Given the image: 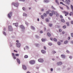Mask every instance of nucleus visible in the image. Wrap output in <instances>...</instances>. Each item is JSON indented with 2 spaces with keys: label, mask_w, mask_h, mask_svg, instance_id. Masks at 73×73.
Instances as JSON below:
<instances>
[{
  "label": "nucleus",
  "mask_w": 73,
  "mask_h": 73,
  "mask_svg": "<svg viewBox=\"0 0 73 73\" xmlns=\"http://www.w3.org/2000/svg\"><path fill=\"white\" fill-rule=\"evenodd\" d=\"M62 12L63 13H64V14H66L65 15V16H67V15H69V12L67 11H62Z\"/></svg>",
  "instance_id": "1"
},
{
  "label": "nucleus",
  "mask_w": 73,
  "mask_h": 73,
  "mask_svg": "<svg viewBox=\"0 0 73 73\" xmlns=\"http://www.w3.org/2000/svg\"><path fill=\"white\" fill-rule=\"evenodd\" d=\"M12 12H10L9 14H8V17L10 19H11V16H12Z\"/></svg>",
  "instance_id": "2"
},
{
  "label": "nucleus",
  "mask_w": 73,
  "mask_h": 73,
  "mask_svg": "<svg viewBox=\"0 0 73 73\" xmlns=\"http://www.w3.org/2000/svg\"><path fill=\"white\" fill-rule=\"evenodd\" d=\"M8 30L9 31H12V27L11 26H9Z\"/></svg>",
  "instance_id": "3"
},
{
  "label": "nucleus",
  "mask_w": 73,
  "mask_h": 73,
  "mask_svg": "<svg viewBox=\"0 0 73 73\" xmlns=\"http://www.w3.org/2000/svg\"><path fill=\"white\" fill-rule=\"evenodd\" d=\"M38 61L40 62H43L44 60L40 58L38 59Z\"/></svg>",
  "instance_id": "4"
},
{
  "label": "nucleus",
  "mask_w": 73,
  "mask_h": 73,
  "mask_svg": "<svg viewBox=\"0 0 73 73\" xmlns=\"http://www.w3.org/2000/svg\"><path fill=\"white\" fill-rule=\"evenodd\" d=\"M13 5L14 6H15L16 7H18V6H19V3H15L13 4Z\"/></svg>",
  "instance_id": "5"
},
{
  "label": "nucleus",
  "mask_w": 73,
  "mask_h": 73,
  "mask_svg": "<svg viewBox=\"0 0 73 73\" xmlns=\"http://www.w3.org/2000/svg\"><path fill=\"white\" fill-rule=\"evenodd\" d=\"M16 45L17 47H18V48H20V45H21V44H20V43H16Z\"/></svg>",
  "instance_id": "6"
},
{
  "label": "nucleus",
  "mask_w": 73,
  "mask_h": 73,
  "mask_svg": "<svg viewBox=\"0 0 73 73\" xmlns=\"http://www.w3.org/2000/svg\"><path fill=\"white\" fill-rule=\"evenodd\" d=\"M29 62L31 64H34L35 63V61L34 60H31Z\"/></svg>",
  "instance_id": "7"
},
{
  "label": "nucleus",
  "mask_w": 73,
  "mask_h": 73,
  "mask_svg": "<svg viewBox=\"0 0 73 73\" xmlns=\"http://www.w3.org/2000/svg\"><path fill=\"white\" fill-rule=\"evenodd\" d=\"M20 27L21 28V29H22V30L25 29V27H24V26H23V25H22L20 26Z\"/></svg>",
  "instance_id": "8"
},
{
  "label": "nucleus",
  "mask_w": 73,
  "mask_h": 73,
  "mask_svg": "<svg viewBox=\"0 0 73 73\" xmlns=\"http://www.w3.org/2000/svg\"><path fill=\"white\" fill-rule=\"evenodd\" d=\"M65 2L67 4H69L70 1L69 0H66Z\"/></svg>",
  "instance_id": "9"
},
{
  "label": "nucleus",
  "mask_w": 73,
  "mask_h": 73,
  "mask_svg": "<svg viewBox=\"0 0 73 73\" xmlns=\"http://www.w3.org/2000/svg\"><path fill=\"white\" fill-rule=\"evenodd\" d=\"M23 68L24 70H26V69H27V67H26V66L25 65H23Z\"/></svg>",
  "instance_id": "10"
},
{
  "label": "nucleus",
  "mask_w": 73,
  "mask_h": 73,
  "mask_svg": "<svg viewBox=\"0 0 73 73\" xmlns=\"http://www.w3.org/2000/svg\"><path fill=\"white\" fill-rule=\"evenodd\" d=\"M62 62H59L57 63V64L58 65H62Z\"/></svg>",
  "instance_id": "11"
},
{
  "label": "nucleus",
  "mask_w": 73,
  "mask_h": 73,
  "mask_svg": "<svg viewBox=\"0 0 73 73\" xmlns=\"http://www.w3.org/2000/svg\"><path fill=\"white\" fill-rule=\"evenodd\" d=\"M17 61L18 63L19 64H20V60L19 59H17Z\"/></svg>",
  "instance_id": "12"
},
{
  "label": "nucleus",
  "mask_w": 73,
  "mask_h": 73,
  "mask_svg": "<svg viewBox=\"0 0 73 73\" xmlns=\"http://www.w3.org/2000/svg\"><path fill=\"white\" fill-rule=\"evenodd\" d=\"M41 52H42V53H43V54H44V53H45L46 52H45V51L44 50H41Z\"/></svg>",
  "instance_id": "13"
},
{
  "label": "nucleus",
  "mask_w": 73,
  "mask_h": 73,
  "mask_svg": "<svg viewBox=\"0 0 73 73\" xmlns=\"http://www.w3.org/2000/svg\"><path fill=\"white\" fill-rule=\"evenodd\" d=\"M50 12V10H48V11L46 12V13L48 14H49Z\"/></svg>",
  "instance_id": "14"
},
{
  "label": "nucleus",
  "mask_w": 73,
  "mask_h": 73,
  "mask_svg": "<svg viewBox=\"0 0 73 73\" xmlns=\"http://www.w3.org/2000/svg\"><path fill=\"white\" fill-rule=\"evenodd\" d=\"M13 24L14 25H15V26H16V27H18V23H13Z\"/></svg>",
  "instance_id": "15"
},
{
  "label": "nucleus",
  "mask_w": 73,
  "mask_h": 73,
  "mask_svg": "<svg viewBox=\"0 0 73 73\" xmlns=\"http://www.w3.org/2000/svg\"><path fill=\"white\" fill-rule=\"evenodd\" d=\"M55 15H56V16L58 17V13H57V11L55 12Z\"/></svg>",
  "instance_id": "16"
},
{
  "label": "nucleus",
  "mask_w": 73,
  "mask_h": 73,
  "mask_svg": "<svg viewBox=\"0 0 73 73\" xmlns=\"http://www.w3.org/2000/svg\"><path fill=\"white\" fill-rule=\"evenodd\" d=\"M44 3H48V2H49V1L48 0H44Z\"/></svg>",
  "instance_id": "17"
},
{
  "label": "nucleus",
  "mask_w": 73,
  "mask_h": 73,
  "mask_svg": "<svg viewBox=\"0 0 73 73\" xmlns=\"http://www.w3.org/2000/svg\"><path fill=\"white\" fill-rule=\"evenodd\" d=\"M61 56L62 57V58H65V56L64 55H61Z\"/></svg>",
  "instance_id": "18"
},
{
  "label": "nucleus",
  "mask_w": 73,
  "mask_h": 73,
  "mask_svg": "<svg viewBox=\"0 0 73 73\" xmlns=\"http://www.w3.org/2000/svg\"><path fill=\"white\" fill-rule=\"evenodd\" d=\"M23 16H27V15L25 13H23Z\"/></svg>",
  "instance_id": "19"
},
{
  "label": "nucleus",
  "mask_w": 73,
  "mask_h": 73,
  "mask_svg": "<svg viewBox=\"0 0 73 73\" xmlns=\"http://www.w3.org/2000/svg\"><path fill=\"white\" fill-rule=\"evenodd\" d=\"M47 35L48 37H50L51 35H50V34L49 33H47Z\"/></svg>",
  "instance_id": "20"
},
{
  "label": "nucleus",
  "mask_w": 73,
  "mask_h": 73,
  "mask_svg": "<svg viewBox=\"0 0 73 73\" xmlns=\"http://www.w3.org/2000/svg\"><path fill=\"white\" fill-rule=\"evenodd\" d=\"M51 12L53 15H54L55 14V12H54V11H51Z\"/></svg>",
  "instance_id": "21"
},
{
  "label": "nucleus",
  "mask_w": 73,
  "mask_h": 73,
  "mask_svg": "<svg viewBox=\"0 0 73 73\" xmlns=\"http://www.w3.org/2000/svg\"><path fill=\"white\" fill-rule=\"evenodd\" d=\"M41 40L42 42H44L45 41V39H44L42 38L41 39Z\"/></svg>",
  "instance_id": "22"
},
{
  "label": "nucleus",
  "mask_w": 73,
  "mask_h": 73,
  "mask_svg": "<svg viewBox=\"0 0 73 73\" xmlns=\"http://www.w3.org/2000/svg\"><path fill=\"white\" fill-rule=\"evenodd\" d=\"M48 45H50V46H51V45H52V43L50 42H49L48 43Z\"/></svg>",
  "instance_id": "23"
},
{
  "label": "nucleus",
  "mask_w": 73,
  "mask_h": 73,
  "mask_svg": "<svg viewBox=\"0 0 73 73\" xmlns=\"http://www.w3.org/2000/svg\"><path fill=\"white\" fill-rule=\"evenodd\" d=\"M28 57V56L27 55H25L24 56V58H27Z\"/></svg>",
  "instance_id": "24"
},
{
  "label": "nucleus",
  "mask_w": 73,
  "mask_h": 73,
  "mask_svg": "<svg viewBox=\"0 0 73 73\" xmlns=\"http://www.w3.org/2000/svg\"><path fill=\"white\" fill-rule=\"evenodd\" d=\"M31 28L32 29H33V30H35V28L34 27H33V26H31Z\"/></svg>",
  "instance_id": "25"
},
{
  "label": "nucleus",
  "mask_w": 73,
  "mask_h": 73,
  "mask_svg": "<svg viewBox=\"0 0 73 73\" xmlns=\"http://www.w3.org/2000/svg\"><path fill=\"white\" fill-rule=\"evenodd\" d=\"M58 45H61V43L60 42H58Z\"/></svg>",
  "instance_id": "26"
},
{
  "label": "nucleus",
  "mask_w": 73,
  "mask_h": 73,
  "mask_svg": "<svg viewBox=\"0 0 73 73\" xmlns=\"http://www.w3.org/2000/svg\"><path fill=\"white\" fill-rule=\"evenodd\" d=\"M71 9H72V11L73 12V6L72 5H71Z\"/></svg>",
  "instance_id": "27"
},
{
  "label": "nucleus",
  "mask_w": 73,
  "mask_h": 73,
  "mask_svg": "<svg viewBox=\"0 0 73 73\" xmlns=\"http://www.w3.org/2000/svg\"><path fill=\"white\" fill-rule=\"evenodd\" d=\"M62 22L63 23H64L65 22V20L64 19H62L61 20Z\"/></svg>",
  "instance_id": "28"
},
{
  "label": "nucleus",
  "mask_w": 73,
  "mask_h": 73,
  "mask_svg": "<svg viewBox=\"0 0 73 73\" xmlns=\"http://www.w3.org/2000/svg\"><path fill=\"white\" fill-rule=\"evenodd\" d=\"M66 25H64L63 26V28L64 29H65V28H66Z\"/></svg>",
  "instance_id": "29"
},
{
  "label": "nucleus",
  "mask_w": 73,
  "mask_h": 73,
  "mask_svg": "<svg viewBox=\"0 0 73 73\" xmlns=\"http://www.w3.org/2000/svg\"><path fill=\"white\" fill-rule=\"evenodd\" d=\"M55 1L57 3V4H58V0H55Z\"/></svg>",
  "instance_id": "30"
},
{
  "label": "nucleus",
  "mask_w": 73,
  "mask_h": 73,
  "mask_svg": "<svg viewBox=\"0 0 73 73\" xmlns=\"http://www.w3.org/2000/svg\"><path fill=\"white\" fill-rule=\"evenodd\" d=\"M53 40L54 41H57V39L56 38H54Z\"/></svg>",
  "instance_id": "31"
},
{
  "label": "nucleus",
  "mask_w": 73,
  "mask_h": 73,
  "mask_svg": "<svg viewBox=\"0 0 73 73\" xmlns=\"http://www.w3.org/2000/svg\"><path fill=\"white\" fill-rule=\"evenodd\" d=\"M49 15L50 16H53V14H52V13H50L49 14Z\"/></svg>",
  "instance_id": "32"
},
{
  "label": "nucleus",
  "mask_w": 73,
  "mask_h": 73,
  "mask_svg": "<svg viewBox=\"0 0 73 73\" xmlns=\"http://www.w3.org/2000/svg\"><path fill=\"white\" fill-rule=\"evenodd\" d=\"M41 17L42 19H44V17L43 16V15H41Z\"/></svg>",
  "instance_id": "33"
},
{
  "label": "nucleus",
  "mask_w": 73,
  "mask_h": 73,
  "mask_svg": "<svg viewBox=\"0 0 73 73\" xmlns=\"http://www.w3.org/2000/svg\"><path fill=\"white\" fill-rule=\"evenodd\" d=\"M3 33L4 35H5V36H6V33H5V32L3 31Z\"/></svg>",
  "instance_id": "34"
},
{
  "label": "nucleus",
  "mask_w": 73,
  "mask_h": 73,
  "mask_svg": "<svg viewBox=\"0 0 73 73\" xmlns=\"http://www.w3.org/2000/svg\"><path fill=\"white\" fill-rule=\"evenodd\" d=\"M68 43V41H65L64 42V44H67Z\"/></svg>",
  "instance_id": "35"
},
{
  "label": "nucleus",
  "mask_w": 73,
  "mask_h": 73,
  "mask_svg": "<svg viewBox=\"0 0 73 73\" xmlns=\"http://www.w3.org/2000/svg\"><path fill=\"white\" fill-rule=\"evenodd\" d=\"M43 15L44 16H47V15H46V14L45 13H44Z\"/></svg>",
  "instance_id": "36"
},
{
  "label": "nucleus",
  "mask_w": 73,
  "mask_h": 73,
  "mask_svg": "<svg viewBox=\"0 0 73 73\" xmlns=\"http://www.w3.org/2000/svg\"><path fill=\"white\" fill-rule=\"evenodd\" d=\"M12 55L13 57H15V54H14L13 53H12Z\"/></svg>",
  "instance_id": "37"
},
{
  "label": "nucleus",
  "mask_w": 73,
  "mask_h": 73,
  "mask_svg": "<svg viewBox=\"0 0 73 73\" xmlns=\"http://www.w3.org/2000/svg\"><path fill=\"white\" fill-rule=\"evenodd\" d=\"M49 27H52V24H49Z\"/></svg>",
  "instance_id": "38"
},
{
  "label": "nucleus",
  "mask_w": 73,
  "mask_h": 73,
  "mask_svg": "<svg viewBox=\"0 0 73 73\" xmlns=\"http://www.w3.org/2000/svg\"><path fill=\"white\" fill-rule=\"evenodd\" d=\"M71 36L72 37H73V33H71Z\"/></svg>",
  "instance_id": "39"
},
{
  "label": "nucleus",
  "mask_w": 73,
  "mask_h": 73,
  "mask_svg": "<svg viewBox=\"0 0 73 73\" xmlns=\"http://www.w3.org/2000/svg\"><path fill=\"white\" fill-rule=\"evenodd\" d=\"M15 56H19V54H15Z\"/></svg>",
  "instance_id": "40"
},
{
  "label": "nucleus",
  "mask_w": 73,
  "mask_h": 73,
  "mask_svg": "<svg viewBox=\"0 0 73 73\" xmlns=\"http://www.w3.org/2000/svg\"><path fill=\"white\" fill-rule=\"evenodd\" d=\"M51 8L52 9H55V8L53 7V6H52Z\"/></svg>",
  "instance_id": "41"
},
{
  "label": "nucleus",
  "mask_w": 73,
  "mask_h": 73,
  "mask_svg": "<svg viewBox=\"0 0 73 73\" xmlns=\"http://www.w3.org/2000/svg\"><path fill=\"white\" fill-rule=\"evenodd\" d=\"M22 9L23 11H25V8L24 7H23Z\"/></svg>",
  "instance_id": "42"
},
{
  "label": "nucleus",
  "mask_w": 73,
  "mask_h": 73,
  "mask_svg": "<svg viewBox=\"0 0 73 73\" xmlns=\"http://www.w3.org/2000/svg\"><path fill=\"white\" fill-rule=\"evenodd\" d=\"M66 24H67V26H69V23L68 22H67L66 23Z\"/></svg>",
  "instance_id": "43"
},
{
  "label": "nucleus",
  "mask_w": 73,
  "mask_h": 73,
  "mask_svg": "<svg viewBox=\"0 0 73 73\" xmlns=\"http://www.w3.org/2000/svg\"><path fill=\"white\" fill-rule=\"evenodd\" d=\"M52 53H53V54H54V53H56V51H53L52 52Z\"/></svg>",
  "instance_id": "44"
},
{
  "label": "nucleus",
  "mask_w": 73,
  "mask_h": 73,
  "mask_svg": "<svg viewBox=\"0 0 73 73\" xmlns=\"http://www.w3.org/2000/svg\"><path fill=\"white\" fill-rule=\"evenodd\" d=\"M46 22H48V21H49V20L48 19H46Z\"/></svg>",
  "instance_id": "45"
},
{
  "label": "nucleus",
  "mask_w": 73,
  "mask_h": 73,
  "mask_svg": "<svg viewBox=\"0 0 73 73\" xmlns=\"http://www.w3.org/2000/svg\"><path fill=\"white\" fill-rule=\"evenodd\" d=\"M60 17L61 19H62V18H63V17H62V15H60Z\"/></svg>",
  "instance_id": "46"
},
{
  "label": "nucleus",
  "mask_w": 73,
  "mask_h": 73,
  "mask_svg": "<svg viewBox=\"0 0 73 73\" xmlns=\"http://www.w3.org/2000/svg\"><path fill=\"white\" fill-rule=\"evenodd\" d=\"M66 52L67 53H69V51L68 50H67L66 51Z\"/></svg>",
  "instance_id": "47"
},
{
  "label": "nucleus",
  "mask_w": 73,
  "mask_h": 73,
  "mask_svg": "<svg viewBox=\"0 0 73 73\" xmlns=\"http://www.w3.org/2000/svg\"><path fill=\"white\" fill-rule=\"evenodd\" d=\"M59 32H62V30L61 29H59Z\"/></svg>",
  "instance_id": "48"
},
{
  "label": "nucleus",
  "mask_w": 73,
  "mask_h": 73,
  "mask_svg": "<svg viewBox=\"0 0 73 73\" xmlns=\"http://www.w3.org/2000/svg\"><path fill=\"white\" fill-rule=\"evenodd\" d=\"M66 6L67 7V9H69V7H68V6Z\"/></svg>",
  "instance_id": "49"
},
{
  "label": "nucleus",
  "mask_w": 73,
  "mask_h": 73,
  "mask_svg": "<svg viewBox=\"0 0 73 73\" xmlns=\"http://www.w3.org/2000/svg\"><path fill=\"white\" fill-rule=\"evenodd\" d=\"M25 23L26 25H28V23H27V22H25Z\"/></svg>",
  "instance_id": "50"
},
{
  "label": "nucleus",
  "mask_w": 73,
  "mask_h": 73,
  "mask_svg": "<svg viewBox=\"0 0 73 73\" xmlns=\"http://www.w3.org/2000/svg\"><path fill=\"white\" fill-rule=\"evenodd\" d=\"M19 1H24L25 0H19Z\"/></svg>",
  "instance_id": "51"
},
{
  "label": "nucleus",
  "mask_w": 73,
  "mask_h": 73,
  "mask_svg": "<svg viewBox=\"0 0 73 73\" xmlns=\"http://www.w3.org/2000/svg\"><path fill=\"white\" fill-rule=\"evenodd\" d=\"M60 4H62V5H64V4H63V3L62 2H60Z\"/></svg>",
  "instance_id": "52"
},
{
  "label": "nucleus",
  "mask_w": 73,
  "mask_h": 73,
  "mask_svg": "<svg viewBox=\"0 0 73 73\" xmlns=\"http://www.w3.org/2000/svg\"><path fill=\"white\" fill-rule=\"evenodd\" d=\"M50 40L52 41H53V38H50Z\"/></svg>",
  "instance_id": "53"
},
{
  "label": "nucleus",
  "mask_w": 73,
  "mask_h": 73,
  "mask_svg": "<svg viewBox=\"0 0 73 73\" xmlns=\"http://www.w3.org/2000/svg\"><path fill=\"white\" fill-rule=\"evenodd\" d=\"M13 57L14 58V59H16V56H13Z\"/></svg>",
  "instance_id": "54"
},
{
  "label": "nucleus",
  "mask_w": 73,
  "mask_h": 73,
  "mask_svg": "<svg viewBox=\"0 0 73 73\" xmlns=\"http://www.w3.org/2000/svg\"><path fill=\"white\" fill-rule=\"evenodd\" d=\"M40 33H43V32L42 31H41L40 32Z\"/></svg>",
  "instance_id": "55"
},
{
  "label": "nucleus",
  "mask_w": 73,
  "mask_h": 73,
  "mask_svg": "<svg viewBox=\"0 0 73 73\" xmlns=\"http://www.w3.org/2000/svg\"><path fill=\"white\" fill-rule=\"evenodd\" d=\"M71 24H73V21H72L71 22Z\"/></svg>",
  "instance_id": "56"
},
{
  "label": "nucleus",
  "mask_w": 73,
  "mask_h": 73,
  "mask_svg": "<svg viewBox=\"0 0 73 73\" xmlns=\"http://www.w3.org/2000/svg\"><path fill=\"white\" fill-rule=\"evenodd\" d=\"M41 11H44V9H41Z\"/></svg>",
  "instance_id": "57"
},
{
  "label": "nucleus",
  "mask_w": 73,
  "mask_h": 73,
  "mask_svg": "<svg viewBox=\"0 0 73 73\" xmlns=\"http://www.w3.org/2000/svg\"><path fill=\"white\" fill-rule=\"evenodd\" d=\"M69 58H70V59H72V57H71V56H70L69 57Z\"/></svg>",
  "instance_id": "58"
},
{
  "label": "nucleus",
  "mask_w": 73,
  "mask_h": 73,
  "mask_svg": "<svg viewBox=\"0 0 73 73\" xmlns=\"http://www.w3.org/2000/svg\"><path fill=\"white\" fill-rule=\"evenodd\" d=\"M44 49H45V50H46V47H45V46H44Z\"/></svg>",
  "instance_id": "59"
},
{
  "label": "nucleus",
  "mask_w": 73,
  "mask_h": 73,
  "mask_svg": "<svg viewBox=\"0 0 73 73\" xmlns=\"http://www.w3.org/2000/svg\"><path fill=\"white\" fill-rule=\"evenodd\" d=\"M71 44H73V41H71Z\"/></svg>",
  "instance_id": "60"
},
{
  "label": "nucleus",
  "mask_w": 73,
  "mask_h": 73,
  "mask_svg": "<svg viewBox=\"0 0 73 73\" xmlns=\"http://www.w3.org/2000/svg\"><path fill=\"white\" fill-rule=\"evenodd\" d=\"M64 33H65V32H64V31H63L62 33V34H64Z\"/></svg>",
  "instance_id": "61"
},
{
  "label": "nucleus",
  "mask_w": 73,
  "mask_h": 73,
  "mask_svg": "<svg viewBox=\"0 0 73 73\" xmlns=\"http://www.w3.org/2000/svg\"><path fill=\"white\" fill-rule=\"evenodd\" d=\"M26 49H28V48H28V46H26Z\"/></svg>",
  "instance_id": "62"
},
{
  "label": "nucleus",
  "mask_w": 73,
  "mask_h": 73,
  "mask_svg": "<svg viewBox=\"0 0 73 73\" xmlns=\"http://www.w3.org/2000/svg\"><path fill=\"white\" fill-rule=\"evenodd\" d=\"M51 72H52V71H53V68H51Z\"/></svg>",
  "instance_id": "63"
},
{
  "label": "nucleus",
  "mask_w": 73,
  "mask_h": 73,
  "mask_svg": "<svg viewBox=\"0 0 73 73\" xmlns=\"http://www.w3.org/2000/svg\"><path fill=\"white\" fill-rule=\"evenodd\" d=\"M60 8L61 9H63V8H62L61 7H60Z\"/></svg>",
  "instance_id": "64"
}]
</instances>
